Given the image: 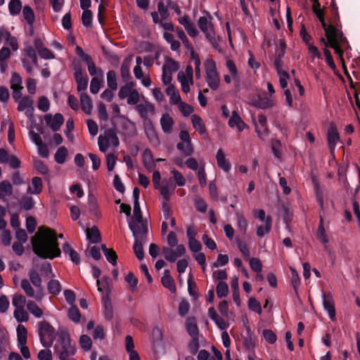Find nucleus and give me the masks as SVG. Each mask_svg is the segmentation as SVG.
<instances>
[{
    "mask_svg": "<svg viewBox=\"0 0 360 360\" xmlns=\"http://www.w3.org/2000/svg\"><path fill=\"white\" fill-rule=\"evenodd\" d=\"M218 297L222 298L226 297L229 292V286L224 281H219L216 288Z\"/></svg>",
    "mask_w": 360,
    "mask_h": 360,
    "instance_id": "50",
    "label": "nucleus"
},
{
    "mask_svg": "<svg viewBox=\"0 0 360 360\" xmlns=\"http://www.w3.org/2000/svg\"><path fill=\"white\" fill-rule=\"evenodd\" d=\"M99 72H100V73H101V72L100 70H99ZM102 77H103V75H102V74H101V78H99L98 77H95L92 78V79L91 81V84H90V91L92 94H96L98 93V91L101 89V82H103Z\"/></svg>",
    "mask_w": 360,
    "mask_h": 360,
    "instance_id": "47",
    "label": "nucleus"
},
{
    "mask_svg": "<svg viewBox=\"0 0 360 360\" xmlns=\"http://www.w3.org/2000/svg\"><path fill=\"white\" fill-rule=\"evenodd\" d=\"M229 125L231 128L236 127L240 132L247 127V124L236 111L232 112L231 116L229 120Z\"/></svg>",
    "mask_w": 360,
    "mask_h": 360,
    "instance_id": "24",
    "label": "nucleus"
},
{
    "mask_svg": "<svg viewBox=\"0 0 360 360\" xmlns=\"http://www.w3.org/2000/svg\"><path fill=\"white\" fill-rule=\"evenodd\" d=\"M144 243H146V240H134L133 249L136 257L139 260L143 259L144 257V252L143 249V245Z\"/></svg>",
    "mask_w": 360,
    "mask_h": 360,
    "instance_id": "41",
    "label": "nucleus"
},
{
    "mask_svg": "<svg viewBox=\"0 0 360 360\" xmlns=\"http://www.w3.org/2000/svg\"><path fill=\"white\" fill-rule=\"evenodd\" d=\"M119 143V139L113 132H108L104 136H99L98 139L99 150L103 153H106L108 148L111 146H118Z\"/></svg>",
    "mask_w": 360,
    "mask_h": 360,
    "instance_id": "10",
    "label": "nucleus"
},
{
    "mask_svg": "<svg viewBox=\"0 0 360 360\" xmlns=\"http://www.w3.org/2000/svg\"><path fill=\"white\" fill-rule=\"evenodd\" d=\"M313 12L321 22L325 29L326 36L327 40L322 39L321 41L326 46H329L335 50V53L342 59L343 51L342 46L347 44L346 38L343 36L342 33L335 27L330 25L326 27V24L323 17V11L321 8V5L312 6Z\"/></svg>",
    "mask_w": 360,
    "mask_h": 360,
    "instance_id": "2",
    "label": "nucleus"
},
{
    "mask_svg": "<svg viewBox=\"0 0 360 360\" xmlns=\"http://www.w3.org/2000/svg\"><path fill=\"white\" fill-rule=\"evenodd\" d=\"M80 102L83 111L87 115H90L93 108V105L90 97L86 93H82L80 95Z\"/></svg>",
    "mask_w": 360,
    "mask_h": 360,
    "instance_id": "33",
    "label": "nucleus"
},
{
    "mask_svg": "<svg viewBox=\"0 0 360 360\" xmlns=\"http://www.w3.org/2000/svg\"><path fill=\"white\" fill-rule=\"evenodd\" d=\"M48 290L52 295H58L61 291V285L58 281L52 279L48 283Z\"/></svg>",
    "mask_w": 360,
    "mask_h": 360,
    "instance_id": "46",
    "label": "nucleus"
},
{
    "mask_svg": "<svg viewBox=\"0 0 360 360\" xmlns=\"http://www.w3.org/2000/svg\"><path fill=\"white\" fill-rule=\"evenodd\" d=\"M37 331L40 342L44 347H50L56 338L54 328L46 321H41L37 323Z\"/></svg>",
    "mask_w": 360,
    "mask_h": 360,
    "instance_id": "5",
    "label": "nucleus"
},
{
    "mask_svg": "<svg viewBox=\"0 0 360 360\" xmlns=\"http://www.w3.org/2000/svg\"><path fill=\"white\" fill-rule=\"evenodd\" d=\"M194 205L198 211L202 213L207 211V205L205 200L199 195H195Z\"/></svg>",
    "mask_w": 360,
    "mask_h": 360,
    "instance_id": "57",
    "label": "nucleus"
},
{
    "mask_svg": "<svg viewBox=\"0 0 360 360\" xmlns=\"http://www.w3.org/2000/svg\"><path fill=\"white\" fill-rule=\"evenodd\" d=\"M237 228L239 232L245 235L248 229V221L241 214H237Z\"/></svg>",
    "mask_w": 360,
    "mask_h": 360,
    "instance_id": "44",
    "label": "nucleus"
},
{
    "mask_svg": "<svg viewBox=\"0 0 360 360\" xmlns=\"http://www.w3.org/2000/svg\"><path fill=\"white\" fill-rule=\"evenodd\" d=\"M98 290L101 292H107L110 288V281L107 277H103L101 279H97Z\"/></svg>",
    "mask_w": 360,
    "mask_h": 360,
    "instance_id": "52",
    "label": "nucleus"
},
{
    "mask_svg": "<svg viewBox=\"0 0 360 360\" xmlns=\"http://www.w3.org/2000/svg\"><path fill=\"white\" fill-rule=\"evenodd\" d=\"M198 23L199 28L205 33L206 37L210 41L214 39V30L210 20L202 16L199 18Z\"/></svg>",
    "mask_w": 360,
    "mask_h": 360,
    "instance_id": "15",
    "label": "nucleus"
},
{
    "mask_svg": "<svg viewBox=\"0 0 360 360\" xmlns=\"http://www.w3.org/2000/svg\"><path fill=\"white\" fill-rule=\"evenodd\" d=\"M22 15L25 20L27 22L28 24L32 25L34 22V14L32 9L28 6H25L22 9Z\"/></svg>",
    "mask_w": 360,
    "mask_h": 360,
    "instance_id": "55",
    "label": "nucleus"
},
{
    "mask_svg": "<svg viewBox=\"0 0 360 360\" xmlns=\"http://www.w3.org/2000/svg\"><path fill=\"white\" fill-rule=\"evenodd\" d=\"M272 226V219L270 216H267L266 219V223H264V225H260L257 227V231L256 233L257 236L262 238L265 235L268 234Z\"/></svg>",
    "mask_w": 360,
    "mask_h": 360,
    "instance_id": "34",
    "label": "nucleus"
},
{
    "mask_svg": "<svg viewBox=\"0 0 360 360\" xmlns=\"http://www.w3.org/2000/svg\"><path fill=\"white\" fill-rule=\"evenodd\" d=\"M75 77L77 84L78 91H85L88 85V78L83 74L81 68H76L75 70Z\"/></svg>",
    "mask_w": 360,
    "mask_h": 360,
    "instance_id": "21",
    "label": "nucleus"
},
{
    "mask_svg": "<svg viewBox=\"0 0 360 360\" xmlns=\"http://www.w3.org/2000/svg\"><path fill=\"white\" fill-rule=\"evenodd\" d=\"M225 66L227 70V73L224 75V79L226 84L233 82L235 86L238 87L240 82V72L235 63L231 60L227 59L225 63Z\"/></svg>",
    "mask_w": 360,
    "mask_h": 360,
    "instance_id": "8",
    "label": "nucleus"
},
{
    "mask_svg": "<svg viewBox=\"0 0 360 360\" xmlns=\"http://www.w3.org/2000/svg\"><path fill=\"white\" fill-rule=\"evenodd\" d=\"M205 80L208 86L212 90H217L220 84V77L218 72L216 63L211 58L204 61Z\"/></svg>",
    "mask_w": 360,
    "mask_h": 360,
    "instance_id": "4",
    "label": "nucleus"
},
{
    "mask_svg": "<svg viewBox=\"0 0 360 360\" xmlns=\"http://www.w3.org/2000/svg\"><path fill=\"white\" fill-rule=\"evenodd\" d=\"M191 120L192 122V124L193 128L198 131L200 135L207 134V131L205 129V124L202 120V118L196 115H192L191 117Z\"/></svg>",
    "mask_w": 360,
    "mask_h": 360,
    "instance_id": "29",
    "label": "nucleus"
},
{
    "mask_svg": "<svg viewBox=\"0 0 360 360\" xmlns=\"http://www.w3.org/2000/svg\"><path fill=\"white\" fill-rule=\"evenodd\" d=\"M27 308L28 311L36 318H41L43 316V311L33 300H28L27 302Z\"/></svg>",
    "mask_w": 360,
    "mask_h": 360,
    "instance_id": "37",
    "label": "nucleus"
},
{
    "mask_svg": "<svg viewBox=\"0 0 360 360\" xmlns=\"http://www.w3.org/2000/svg\"><path fill=\"white\" fill-rule=\"evenodd\" d=\"M133 89L134 84L133 82H129L120 88L118 93V96L122 99L127 98Z\"/></svg>",
    "mask_w": 360,
    "mask_h": 360,
    "instance_id": "59",
    "label": "nucleus"
},
{
    "mask_svg": "<svg viewBox=\"0 0 360 360\" xmlns=\"http://www.w3.org/2000/svg\"><path fill=\"white\" fill-rule=\"evenodd\" d=\"M191 58L194 63L195 65V77L196 79H200L201 77V70H200V60L198 56V55L194 52H191Z\"/></svg>",
    "mask_w": 360,
    "mask_h": 360,
    "instance_id": "56",
    "label": "nucleus"
},
{
    "mask_svg": "<svg viewBox=\"0 0 360 360\" xmlns=\"http://www.w3.org/2000/svg\"><path fill=\"white\" fill-rule=\"evenodd\" d=\"M18 110L25 111L26 117L31 121L34 120L33 99L29 96H24L18 102Z\"/></svg>",
    "mask_w": 360,
    "mask_h": 360,
    "instance_id": "12",
    "label": "nucleus"
},
{
    "mask_svg": "<svg viewBox=\"0 0 360 360\" xmlns=\"http://www.w3.org/2000/svg\"><path fill=\"white\" fill-rule=\"evenodd\" d=\"M12 304L15 309L23 308L25 307V304H27L26 298L20 294L15 295L13 297Z\"/></svg>",
    "mask_w": 360,
    "mask_h": 360,
    "instance_id": "58",
    "label": "nucleus"
},
{
    "mask_svg": "<svg viewBox=\"0 0 360 360\" xmlns=\"http://www.w3.org/2000/svg\"><path fill=\"white\" fill-rule=\"evenodd\" d=\"M327 140L330 151H333L340 140L339 134L335 124L330 123L327 131Z\"/></svg>",
    "mask_w": 360,
    "mask_h": 360,
    "instance_id": "14",
    "label": "nucleus"
},
{
    "mask_svg": "<svg viewBox=\"0 0 360 360\" xmlns=\"http://www.w3.org/2000/svg\"><path fill=\"white\" fill-rule=\"evenodd\" d=\"M9 12L11 15L18 14L22 9V4L20 0H11L8 4Z\"/></svg>",
    "mask_w": 360,
    "mask_h": 360,
    "instance_id": "54",
    "label": "nucleus"
},
{
    "mask_svg": "<svg viewBox=\"0 0 360 360\" xmlns=\"http://www.w3.org/2000/svg\"><path fill=\"white\" fill-rule=\"evenodd\" d=\"M37 108L42 112H47L50 108V102L46 96H41L39 98Z\"/></svg>",
    "mask_w": 360,
    "mask_h": 360,
    "instance_id": "62",
    "label": "nucleus"
},
{
    "mask_svg": "<svg viewBox=\"0 0 360 360\" xmlns=\"http://www.w3.org/2000/svg\"><path fill=\"white\" fill-rule=\"evenodd\" d=\"M177 79L181 84V90L187 94L191 90V86L193 85V70L191 66L186 67L184 71H179Z\"/></svg>",
    "mask_w": 360,
    "mask_h": 360,
    "instance_id": "6",
    "label": "nucleus"
},
{
    "mask_svg": "<svg viewBox=\"0 0 360 360\" xmlns=\"http://www.w3.org/2000/svg\"><path fill=\"white\" fill-rule=\"evenodd\" d=\"M42 191V180L40 177L32 178L31 184L27 188L30 194H39Z\"/></svg>",
    "mask_w": 360,
    "mask_h": 360,
    "instance_id": "30",
    "label": "nucleus"
},
{
    "mask_svg": "<svg viewBox=\"0 0 360 360\" xmlns=\"http://www.w3.org/2000/svg\"><path fill=\"white\" fill-rule=\"evenodd\" d=\"M20 287L27 296L34 298L37 301H41L45 295L44 288H36V290H34L30 282L27 279L21 281Z\"/></svg>",
    "mask_w": 360,
    "mask_h": 360,
    "instance_id": "9",
    "label": "nucleus"
},
{
    "mask_svg": "<svg viewBox=\"0 0 360 360\" xmlns=\"http://www.w3.org/2000/svg\"><path fill=\"white\" fill-rule=\"evenodd\" d=\"M103 313L105 319L110 320L113 317V309L111 302L109 300H105L103 302Z\"/></svg>",
    "mask_w": 360,
    "mask_h": 360,
    "instance_id": "63",
    "label": "nucleus"
},
{
    "mask_svg": "<svg viewBox=\"0 0 360 360\" xmlns=\"http://www.w3.org/2000/svg\"><path fill=\"white\" fill-rule=\"evenodd\" d=\"M108 86L112 90H116L117 88V75L115 71L110 70L107 73Z\"/></svg>",
    "mask_w": 360,
    "mask_h": 360,
    "instance_id": "48",
    "label": "nucleus"
},
{
    "mask_svg": "<svg viewBox=\"0 0 360 360\" xmlns=\"http://www.w3.org/2000/svg\"><path fill=\"white\" fill-rule=\"evenodd\" d=\"M102 248L107 260L112 265H115L117 263V255L115 252L112 249L107 248L105 245H103Z\"/></svg>",
    "mask_w": 360,
    "mask_h": 360,
    "instance_id": "49",
    "label": "nucleus"
},
{
    "mask_svg": "<svg viewBox=\"0 0 360 360\" xmlns=\"http://www.w3.org/2000/svg\"><path fill=\"white\" fill-rule=\"evenodd\" d=\"M68 318L75 323H78L81 319V314L78 308L73 305L69 309L68 312Z\"/></svg>",
    "mask_w": 360,
    "mask_h": 360,
    "instance_id": "43",
    "label": "nucleus"
},
{
    "mask_svg": "<svg viewBox=\"0 0 360 360\" xmlns=\"http://www.w3.org/2000/svg\"><path fill=\"white\" fill-rule=\"evenodd\" d=\"M13 194V187L8 181H3L0 183V199L4 202H8V198Z\"/></svg>",
    "mask_w": 360,
    "mask_h": 360,
    "instance_id": "23",
    "label": "nucleus"
},
{
    "mask_svg": "<svg viewBox=\"0 0 360 360\" xmlns=\"http://www.w3.org/2000/svg\"><path fill=\"white\" fill-rule=\"evenodd\" d=\"M318 239L323 244H326L328 242V237L326 233V229L323 226V220L322 217H320V221L317 232Z\"/></svg>",
    "mask_w": 360,
    "mask_h": 360,
    "instance_id": "40",
    "label": "nucleus"
},
{
    "mask_svg": "<svg viewBox=\"0 0 360 360\" xmlns=\"http://www.w3.org/2000/svg\"><path fill=\"white\" fill-rule=\"evenodd\" d=\"M177 105L179 111L185 117H188L193 111V108L190 105L181 101Z\"/></svg>",
    "mask_w": 360,
    "mask_h": 360,
    "instance_id": "60",
    "label": "nucleus"
},
{
    "mask_svg": "<svg viewBox=\"0 0 360 360\" xmlns=\"http://www.w3.org/2000/svg\"><path fill=\"white\" fill-rule=\"evenodd\" d=\"M46 124L53 131L59 130L64 122L63 116L60 113H56L53 116L51 114H46L44 116Z\"/></svg>",
    "mask_w": 360,
    "mask_h": 360,
    "instance_id": "13",
    "label": "nucleus"
},
{
    "mask_svg": "<svg viewBox=\"0 0 360 360\" xmlns=\"http://www.w3.org/2000/svg\"><path fill=\"white\" fill-rule=\"evenodd\" d=\"M171 174L172 176L170 181H174L176 186H184L186 184V179L179 171L173 169L171 170Z\"/></svg>",
    "mask_w": 360,
    "mask_h": 360,
    "instance_id": "42",
    "label": "nucleus"
},
{
    "mask_svg": "<svg viewBox=\"0 0 360 360\" xmlns=\"http://www.w3.org/2000/svg\"><path fill=\"white\" fill-rule=\"evenodd\" d=\"M87 240L91 243H97L101 240L98 229L96 226L88 228L85 231Z\"/></svg>",
    "mask_w": 360,
    "mask_h": 360,
    "instance_id": "35",
    "label": "nucleus"
},
{
    "mask_svg": "<svg viewBox=\"0 0 360 360\" xmlns=\"http://www.w3.org/2000/svg\"><path fill=\"white\" fill-rule=\"evenodd\" d=\"M133 56L131 55L126 58L121 65L120 72L122 77L127 80L130 77V67L132 63Z\"/></svg>",
    "mask_w": 360,
    "mask_h": 360,
    "instance_id": "32",
    "label": "nucleus"
},
{
    "mask_svg": "<svg viewBox=\"0 0 360 360\" xmlns=\"http://www.w3.org/2000/svg\"><path fill=\"white\" fill-rule=\"evenodd\" d=\"M55 350L60 360H75V347L72 345L69 335L61 331L59 333V338L55 345Z\"/></svg>",
    "mask_w": 360,
    "mask_h": 360,
    "instance_id": "3",
    "label": "nucleus"
},
{
    "mask_svg": "<svg viewBox=\"0 0 360 360\" xmlns=\"http://www.w3.org/2000/svg\"><path fill=\"white\" fill-rule=\"evenodd\" d=\"M18 344H27V330L26 328L21 324H19L16 328Z\"/></svg>",
    "mask_w": 360,
    "mask_h": 360,
    "instance_id": "38",
    "label": "nucleus"
},
{
    "mask_svg": "<svg viewBox=\"0 0 360 360\" xmlns=\"http://www.w3.org/2000/svg\"><path fill=\"white\" fill-rule=\"evenodd\" d=\"M216 160L218 167L225 172H229L231 169V164L226 158V154L222 149H219L216 154Z\"/></svg>",
    "mask_w": 360,
    "mask_h": 360,
    "instance_id": "22",
    "label": "nucleus"
},
{
    "mask_svg": "<svg viewBox=\"0 0 360 360\" xmlns=\"http://www.w3.org/2000/svg\"><path fill=\"white\" fill-rule=\"evenodd\" d=\"M172 181H163L162 184L160 186V189L161 194L164 196V198L167 200L170 195L174 192L176 188V186L173 185L171 182Z\"/></svg>",
    "mask_w": 360,
    "mask_h": 360,
    "instance_id": "27",
    "label": "nucleus"
},
{
    "mask_svg": "<svg viewBox=\"0 0 360 360\" xmlns=\"http://www.w3.org/2000/svg\"><path fill=\"white\" fill-rule=\"evenodd\" d=\"M276 99L275 96H259V101L255 102L253 103V106L261 108V109H267L273 108L276 104Z\"/></svg>",
    "mask_w": 360,
    "mask_h": 360,
    "instance_id": "18",
    "label": "nucleus"
},
{
    "mask_svg": "<svg viewBox=\"0 0 360 360\" xmlns=\"http://www.w3.org/2000/svg\"><path fill=\"white\" fill-rule=\"evenodd\" d=\"M67 155V149L64 146H61L57 150L55 154V160L58 164H63L65 162Z\"/></svg>",
    "mask_w": 360,
    "mask_h": 360,
    "instance_id": "53",
    "label": "nucleus"
},
{
    "mask_svg": "<svg viewBox=\"0 0 360 360\" xmlns=\"http://www.w3.org/2000/svg\"><path fill=\"white\" fill-rule=\"evenodd\" d=\"M22 78L19 74L13 72L11 79V89L23 88L22 86Z\"/></svg>",
    "mask_w": 360,
    "mask_h": 360,
    "instance_id": "64",
    "label": "nucleus"
},
{
    "mask_svg": "<svg viewBox=\"0 0 360 360\" xmlns=\"http://www.w3.org/2000/svg\"><path fill=\"white\" fill-rule=\"evenodd\" d=\"M38 261L39 259H34L33 267L30 270L28 275L30 281L35 288H43L41 286V279L38 272Z\"/></svg>",
    "mask_w": 360,
    "mask_h": 360,
    "instance_id": "19",
    "label": "nucleus"
},
{
    "mask_svg": "<svg viewBox=\"0 0 360 360\" xmlns=\"http://www.w3.org/2000/svg\"><path fill=\"white\" fill-rule=\"evenodd\" d=\"M161 128L164 133L170 134L172 131L174 122L168 113H163L160 120Z\"/></svg>",
    "mask_w": 360,
    "mask_h": 360,
    "instance_id": "20",
    "label": "nucleus"
},
{
    "mask_svg": "<svg viewBox=\"0 0 360 360\" xmlns=\"http://www.w3.org/2000/svg\"><path fill=\"white\" fill-rule=\"evenodd\" d=\"M129 227L133 233L134 240H146L148 233L147 222L143 220L128 221Z\"/></svg>",
    "mask_w": 360,
    "mask_h": 360,
    "instance_id": "7",
    "label": "nucleus"
},
{
    "mask_svg": "<svg viewBox=\"0 0 360 360\" xmlns=\"http://www.w3.org/2000/svg\"><path fill=\"white\" fill-rule=\"evenodd\" d=\"M321 297L323 309L327 312L329 319L332 321H336V312L333 295L331 292H322Z\"/></svg>",
    "mask_w": 360,
    "mask_h": 360,
    "instance_id": "11",
    "label": "nucleus"
},
{
    "mask_svg": "<svg viewBox=\"0 0 360 360\" xmlns=\"http://www.w3.org/2000/svg\"><path fill=\"white\" fill-rule=\"evenodd\" d=\"M13 315L18 322H25L29 319V315L25 311V307L15 309Z\"/></svg>",
    "mask_w": 360,
    "mask_h": 360,
    "instance_id": "45",
    "label": "nucleus"
},
{
    "mask_svg": "<svg viewBox=\"0 0 360 360\" xmlns=\"http://www.w3.org/2000/svg\"><path fill=\"white\" fill-rule=\"evenodd\" d=\"M166 94L169 96L171 105H176L181 101L179 91L172 84L167 86Z\"/></svg>",
    "mask_w": 360,
    "mask_h": 360,
    "instance_id": "28",
    "label": "nucleus"
},
{
    "mask_svg": "<svg viewBox=\"0 0 360 360\" xmlns=\"http://www.w3.org/2000/svg\"><path fill=\"white\" fill-rule=\"evenodd\" d=\"M162 285L167 288L170 292H174L176 291V287L173 278L170 276L169 270L165 269L164 271V275L162 277Z\"/></svg>",
    "mask_w": 360,
    "mask_h": 360,
    "instance_id": "31",
    "label": "nucleus"
},
{
    "mask_svg": "<svg viewBox=\"0 0 360 360\" xmlns=\"http://www.w3.org/2000/svg\"><path fill=\"white\" fill-rule=\"evenodd\" d=\"M185 326L187 333L191 338L199 337V330L197 321L195 317H188L185 321Z\"/></svg>",
    "mask_w": 360,
    "mask_h": 360,
    "instance_id": "26",
    "label": "nucleus"
},
{
    "mask_svg": "<svg viewBox=\"0 0 360 360\" xmlns=\"http://www.w3.org/2000/svg\"><path fill=\"white\" fill-rule=\"evenodd\" d=\"M25 53L23 54L22 58H27L32 60V63H34L37 65V56L36 54V50L32 46H27L25 49Z\"/></svg>",
    "mask_w": 360,
    "mask_h": 360,
    "instance_id": "51",
    "label": "nucleus"
},
{
    "mask_svg": "<svg viewBox=\"0 0 360 360\" xmlns=\"http://www.w3.org/2000/svg\"><path fill=\"white\" fill-rule=\"evenodd\" d=\"M143 160L146 167L150 168L154 166L152 153L150 150L146 149L144 150L143 153Z\"/></svg>",
    "mask_w": 360,
    "mask_h": 360,
    "instance_id": "61",
    "label": "nucleus"
},
{
    "mask_svg": "<svg viewBox=\"0 0 360 360\" xmlns=\"http://www.w3.org/2000/svg\"><path fill=\"white\" fill-rule=\"evenodd\" d=\"M144 131L146 135L149 139L151 144L156 146L159 144V139L155 131L153 124L150 120H146L143 123Z\"/></svg>",
    "mask_w": 360,
    "mask_h": 360,
    "instance_id": "16",
    "label": "nucleus"
},
{
    "mask_svg": "<svg viewBox=\"0 0 360 360\" xmlns=\"http://www.w3.org/2000/svg\"><path fill=\"white\" fill-rule=\"evenodd\" d=\"M179 22L182 25L186 30L188 34L191 37H195L198 35V31L195 28L193 23L190 20L187 16L181 17L179 19Z\"/></svg>",
    "mask_w": 360,
    "mask_h": 360,
    "instance_id": "25",
    "label": "nucleus"
},
{
    "mask_svg": "<svg viewBox=\"0 0 360 360\" xmlns=\"http://www.w3.org/2000/svg\"><path fill=\"white\" fill-rule=\"evenodd\" d=\"M34 252L40 257L53 259L60 255L57 235L48 227H41L32 239Z\"/></svg>",
    "mask_w": 360,
    "mask_h": 360,
    "instance_id": "1",
    "label": "nucleus"
},
{
    "mask_svg": "<svg viewBox=\"0 0 360 360\" xmlns=\"http://www.w3.org/2000/svg\"><path fill=\"white\" fill-rule=\"evenodd\" d=\"M136 109L141 117L144 118L145 120H148V117L150 115L155 113V105L148 101L139 104Z\"/></svg>",
    "mask_w": 360,
    "mask_h": 360,
    "instance_id": "17",
    "label": "nucleus"
},
{
    "mask_svg": "<svg viewBox=\"0 0 360 360\" xmlns=\"http://www.w3.org/2000/svg\"><path fill=\"white\" fill-rule=\"evenodd\" d=\"M38 271L42 276L53 278L55 276L51 264L49 262H44L41 264L38 263Z\"/></svg>",
    "mask_w": 360,
    "mask_h": 360,
    "instance_id": "36",
    "label": "nucleus"
},
{
    "mask_svg": "<svg viewBox=\"0 0 360 360\" xmlns=\"http://www.w3.org/2000/svg\"><path fill=\"white\" fill-rule=\"evenodd\" d=\"M179 68V65L177 62L174 61L172 58H167L165 64L162 67V70L169 72L171 73L175 72Z\"/></svg>",
    "mask_w": 360,
    "mask_h": 360,
    "instance_id": "39",
    "label": "nucleus"
}]
</instances>
